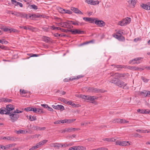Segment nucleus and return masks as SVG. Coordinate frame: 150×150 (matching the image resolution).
Listing matches in <instances>:
<instances>
[{
	"mask_svg": "<svg viewBox=\"0 0 150 150\" xmlns=\"http://www.w3.org/2000/svg\"><path fill=\"white\" fill-rule=\"evenodd\" d=\"M56 93H59L60 94H61L62 95H64L66 93V92L64 91H61L59 90H58Z\"/></svg>",
	"mask_w": 150,
	"mask_h": 150,
	"instance_id": "nucleus-42",
	"label": "nucleus"
},
{
	"mask_svg": "<svg viewBox=\"0 0 150 150\" xmlns=\"http://www.w3.org/2000/svg\"><path fill=\"white\" fill-rule=\"evenodd\" d=\"M43 113V112L42 111V110L41 108L39 109L37 108L36 112L35 113Z\"/></svg>",
	"mask_w": 150,
	"mask_h": 150,
	"instance_id": "nucleus-37",
	"label": "nucleus"
},
{
	"mask_svg": "<svg viewBox=\"0 0 150 150\" xmlns=\"http://www.w3.org/2000/svg\"><path fill=\"white\" fill-rule=\"evenodd\" d=\"M55 18L57 20V21H59V22H60V23H58V25L59 26H60L61 27H62L61 26V25H60V23H64V22H63V20L61 18H58L57 17H55Z\"/></svg>",
	"mask_w": 150,
	"mask_h": 150,
	"instance_id": "nucleus-31",
	"label": "nucleus"
},
{
	"mask_svg": "<svg viewBox=\"0 0 150 150\" xmlns=\"http://www.w3.org/2000/svg\"><path fill=\"white\" fill-rule=\"evenodd\" d=\"M7 140L13 141L14 140V138L12 137H7Z\"/></svg>",
	"mask_w": 150,
	"mask_h": 150,
	"instance_id": "nucleus-49",
	"label": "nucleus"
},
{
	"mask_svg": "<svg viewBox=\"0 0 150 150\" xmlns=\"http://www.w3.org/2000/svg\"><path fill=\"white\" fill-rule=\"evenodd\" d=\"M30 6L34 10H36L38 9L37 6L34 4L31 5Z\"/></svg>",
	"mask_w": 150,
	"mask_h": 150,
	"instance_id": "nucleus-48",
	"label": "nucleus"
},
{
	"mask_svg": "<svg viewBox=\"0 0 150 150\" xmlns=\"http://www.w3.org/2000/svg\"><path fill=\"white\" fill-rule=\"evenodd\" d=\"M147 130H146L138 129L136 130V131L142 133H146Z\"/></svg>",
	"mask_w": 150,
	"mask_h": 150,
	"instance_id": "nucleus-41",
	"label": "nucleus"
},
{
	"mask_svg": "<svg viewBox=\"0 0 150 150\" xmlns=\"http://www.w3.org/2000/svg\"><path fill=\"white\" fill-rule=\"evenodd\" d=\"M141 58H136L134 59H133L132 60L129 61V63L133 62V64H138L140 63V62L139 61L141 59Z\"/></svg>",
	"mask_w": 150,
	"mask_h": 150,
	"instance_id": "nucleus-16",
	"label": "nucleus"
},
{
	"mask_svg": "<svg viewBox=\"0 0 150 150\" xmlns=\"http://www.w3.org/2000/svg\"><path fill=\"white\" fill-rule=\"evenodd\" d=\"M96 149V150H108L107 148H105L104 147H102Z\"/></svg>",
	"mask_w": 150,
	"mask_h": 150,
	"instance_id": "nucleus-51",
	"label": "nucleus"
},
{
	"mask_svg": "<svg viewBox=\"0 0 150 150\" xmlns=\"http://www.w3.org/2000/svg\"><path fill=\"white\" fill-rule=\"evenodd\" d=\"M6 108L7 109V111L8 112V114L9 115L10 114L9 113H13L12 112H10L14 109V107L13 105H9L6 106Z\"/></svg>",
	"mask_w": 150,
	"mask_h": 150,
	"instance_id": "nucleus-12",
	"label": "nucleus"
},
{
	"mask_svg": "<svg viewBox=\"0 0 150 150\" xmlns=\"http://www.w3.org/2000/svg\"><path fill=\"white\" fill-rule=\"evenodd\" d=\"M93 42V41L92 40L86 42H83V43L81 44L80 45V46H82V45H86V44H88L89 43H90L91 42Z\"/></svg>",
	"mask_w": 150,
	"mask_h": 150,
	"instance_id": "nucleus-40",
	"label": "nucleus"
},
{
	"mask_svg": "<svg viewBox=\"0 0 150 150\" xmlns=\"http://www.w3.org/2000/svg\"><path fill=\"white\" fill-rule=\"evenodd\" d=\"M53 30L55 29H52ZM59 30L62 32L66 33L67 34H65L64 33L60 34V37H67L69 35L67 34H72L76 35L77 34H83L85 33L83 31H81L75 29V30H72V29H59Z\"/></svg>",
	"mask_w": 150,
	"mask_h": 150,
	"instance_id": "nucleus-1",
	"label": "nucleus"
},
{
	"mask_svg": "<svg viewBox=\"0 0 150 150\" xmlns=\"http://www.w3.org/2000/svg\"><path fill=\"white\" fill-rule=\"evenodd\" d=\"M116 31H117V33L118 34V35H122V33H123V32L121 31H120L117 30H116Z\"/></svg>",
	"mask_w": 150,
	"mask_h": 150,
	"instance_id": "nucleus-54",
	"label": "nucleus"
},
{
	"mask_svg": "<svg viewBox=\"0 0 150 150\" xmlns=\"http://www.w3.org/2000/svg\"><path fill=\"white\" fill-rule=\"evenodd\" d=\"M144 110H141L140 109H138L137 110V111L138 112H140L141 113L144 114Z\"/></svg>",
	"mask_w": 150,
	"mask_h": 150,
	"instance_id": "nucleus-57",
	"label": "nucleus"
},
{
	"mask_svg": "<svg viewBox=\"0 0 150 150\" xmlns=\"http://www.w3.org/2000/svg\"><path fill=\"white\" fill-rule=\"evenodd\" d=\"M40 17L39 15H36L35 14H33L30 15L29 16L30 18L32 17L33 19H35L37 18H38Z\"/></svg>",
	"mask_w": 150,
	"mask_h": 150,
	"instance_id": "nucleus-33",
	"label": "nucleus"
},
{
	"mask_svg": "<svg viewBox=\"0 0 150 150\" xmlns=\"http://www.w3.org/2000/svg\"><path fill=\"white\" fill-rule=\"evenodd\" d=\"M115 144L119 145L122 146H125L129 145H130V143H129V142L128 141H117L115 142Z\"/></svg>",
	"mask_w": 150,
	"mask_h": 150,
	"instance_id": "nucleus-8",
	"label": "nucleus"
},
{
	"mask_svg": "<svg viewBox=\"0 0 150 150\" xmlns=\"http://www.w3.org/2000/svg\"><path fill=\"white\" fill-rule=\"evenodd\" d=\"M47 141H48L47 140H44L43 141H41L40 142L41 143L42 145H43L44 144L46 143V142H47Z\"/></svg>",
	"mask_w": 150,
	"mask_h": 150,
	"instance_id": "nucleus-55",
	"label": "nucleus"
},
{
	"mask_svg": "<svg viewBox=\"0 0 150 150\" xmlns=\"http://www.w3.org/2000/svg\"><path fill=\"white\" fill-rule=\"evenodd\" d=\"M141 79L145 83H147L149 80V79H146L143 76L141 77Z\"/></svg>",
	"mask_w": 150,
	"mask_h": 150,
	"instance_id": "nucleus-44",
	"label": "nucleus"
},
{
	"mask_svg": "<svg viewBox=\"0 0 150 150\" xmlns=\"http://www.w3.org/2000/svg\"><path fill=\"white\" fill-rule=\"evenodd\" d=\"M8 112L6 108L2 107L0 109V114H1L8 115Z\"/></svg>",
	"mask_w": 150,
	"mask_h": 150,
	"instance_id": "nucleus-17",
	"label": "nucleus"
},
{
	"mask_svg": "<svg viewBox=\"0 0 150 150\" xmlns=\"http://www.w3.org/2000/svg\"><path fill=\"white\" fill-rule=\"evenodd\" d=\"M4 32H7L8 33H18L19 31L16 29H3Z\"/></svg>",
	"mask_w": 150,
	"mask_h": 150,
	"instance_id": "nucleus-13",
	"label": "nucleus"
},
{
	"mask_svg": "<svg viewBox=\"0 0 150 150\" xmlns=\"http://www.w3.org/2000/svg\"><path fill=\"white\" fill-rule=\"evenodd\" d=\"M129 68L132 70H142L143 69L141 68H138V67H133V66H129Z\"/></svg>",
	"mask_w": 150,
	"mask_h": 150,
	"instance_id": "nucleus-25",
	"label": "nucleus"
},
{
	"mask_svg": "<svg viewBox=\"0 0 150 150\" xmlns=\"http://www.w3.org/2000/svg\"><path fill=\"white\" fill-rule=\"evenodd\" d=\"M112 36L115 38L117 39L120 41H125V38L122 35L113 34L112 35Z\"/></svg>",
	"mask_w": 150,
	"mask_h": 150,
	"instance_id": "nucleus-10",
	"label": "nucleus"
},
{
	"mask_svg": "<svg viewBox=\"0 0 150 150\" xmlns=\"http://www.w3.org/2000/svg\"><path fill=\"white\" fill-rule=\"evenodd\" d=\"M66 104L70 105L73 107H76L75 104L71 101H67Z\"/></svg>",
	"mask_w": 150,
	"mask_h": 150,
	"instance_id": "nucleus-30",
	"label": "nucleus"
},
{
	"mask_svg": "<svg viewBox=\"0 0 150 150\" xmlns=\"http://www.w3.org/2000/svg\"><path fill=\"white\" fill-rule=\"evenodd\" d=\"M52 107L55 109L60 110L61 111H63L64 110V107L62 105H52Z\"/></svg>",
	"mask_w": 150,
	"mask_h": 150,
	"instance_id": "nucleus-14",
	"label": "nucleus"
},
{
	"mask_svg": "<svg viewBox=\"0 0 150 150\" xmlns=\"http://www.w3.org/2000/svg\"><path fill=\"white\" fill-rule=\"evenodd\" d=\"M54 124H60V120H58L57 121H55L54 122Z\"/></svg>",
	"mask_w": 150,
	"mask_h": 150,
	"instance_id": "nucleus-63",
	"label": "nucleus"
},
{
	"mask_svg": "<svg viewBox=\"0 0 150 150\" xmlns=\"http://www.w3.org/2000/svg\"><path fill=\"white\" fill-rule=\"evenodd\" d=\"M77 150H86V148L82 146H76Z\"/></svg>",
	"mask_w": 150,
	"mask_h": 150,
	"instance_id": "nucleus-32",
	"label": "nucleus"
},
{
	"mask_svg": "<svg viewBox=\"0 0 150 150\" xmlns=\"http://www.w3.org/2000/svg\"><path fill=\"white\" fill-rule=\"evenodd\" d=\"M88 91L89 92L94 93H103L104 92L102 89L94 88L93 87H89L88 88Z\"/></svg>",
	"mask_w": 150,
	"mask_h": 150,
	"instance_id": "nucleus-6",
	"label": "nucleus"
},
{
	"mask_svg": "<svg viewBox=\"0 0 150 150\" xmlns=\"http://www.w3.org/2000/svg\"><path fill=\"white\" fill-rule=\"evenodd\" d=\"M32 55H31L30 57H37L39 56V55L38 54H32Z\"/></svg>",
	"mask_w": 150,
	"mask_h": 150,
	"instance_id": "nucleus-61",
	"label": "nucleus"
},
{
	"mask_svg": "<svg viewBox=\"0 0 150 150\" xmlns=\"http://www.w3.org/2000/svg\"><path fill=\"white\" fill-rule=\"evenodd\" d=\"M115 75V77L116 78H121V77H124L125 76V74H121L119 73H115L114 74Z\"/></svg>",
	"mask_w": 150,
	"mask_h": 150,
	"instance_id": "nucleus-20",
	"label": "nucleus"
},
{
	"mask_svg": "<svg viewBox=\"0 0 150 150\" xmlns=\"http://www.w3.org/2000/svg\"><path fill=\"white\" fill-rule=\"evenodd\" d=\"M103 140L104 141H107V142H115L116 140V139L115 138H106L105 139H103Z\"/></svg>",
	"mask_w": 150,
	"mask_h": 150,
	"instance_id": "nucleus-21",
	"label": "nucleus"
},
{
	"mask_svg": "<svg viewBox=\"0 0 150 150\" xmlns=\"http://www.w3.org/2000/svg\"><path fill=\"white\" fill-rule=\"evenodd\" d=\"M137 1V0H129L128 2L130 4L132 5L133 7H134L136 4Z\"/></svg>",
	"mask_w": 150,
	"mask_h": 150,
	"instance_id": "nucleus-24",
	"label": "nucleus"
},
{
	"mask_svg": "<svg viewBox=\"0 0 150 150\" xmlns=\"http://www.w3.org/2000/svg\"><path fill=\"white\" fill-rule=\"evenodd\" d=\"M85 1L88 4H91V1H92V0H86Z\"/></svg>",
	"mask_w": 150,
	"mask_h": 150,
	"instance_id": "nucleus-60",
	"label": "nucleus"
},
{
	"mask_svg": "<svg viewBox=\"0 0 150 150\" xmlns=\"http://www.w3.org/2000/svg\"><path fill=\"white\" fill-rule=\"evenodd\" d=\"M83 19L86 22H88L92 23H94L96 18H92L84 17Z\"/></svg>",
	"mask_w": 150,
	"mask_h": 150,
	"instance_id": "nucleus-11",
	"label": "nucleus"
},
{
	"mask_svg": "<svg viewBox=\"0 0 150 150\" xmlns=\"http://www.w3.org/2000/svg\"><path fill=\"white\" fill-rule=\"evenodd\" d=\"M20 92V93L22 94H25L27 93L26 91L24 89H21Z\"/></svg>",
	"mask_w": 150,
	"mask_h": 150,
	"instance_id": "nucleus-45",
	"label": "nucleus"
},
{
	"mask_svg": "<svg viewBox=\"0 0 150 150\" xmlns=\"http://www.w3.org/2000/svg\"><path fill=\"white\" fill-rule=\"evenodd\" d=\"M141 7L143 9L146 10H150V5L143 4L140 5Z\"/></svg>",
	"mask_w": 150,
	"mask_h": 150,
	"instance_id": "nucleus-18",
	"label": "nucleus"
},
{
	"mask_svg": "<svg viewBox=\"0 0 150 150\" xmlns=\"http://www.w3.org/2000/svg\"><path fill=\"white\" fill-rule=\"evenodd\" d=\"M50 145L51 146L54 147H57L59 148L61 146V144L57 143H51Z\"/></svg>",
	"mask_w": 150,
	"mask_h": 150,
	"instance_id": "nucleus-23",
	"label": "nucleus"
},
{
	"mask_svg": "<svg viewBox=\"0 0 150 150\" xmlns=\"http://www.w3.org/2000/svg\"><path fill=\"white\" fill-rule=\"evenodd\" d=\"M131 20V19L130 18L127 17L123 19L122 21H119L118 24L121 26L125 25L129 23Z\"/></svg>",
	"mask_w": 150,
	"mask_h": 150,
	"instance_id": "nucleus-4",
	"label": "nucleus"
},
{
	"mask_svg": "<svg viewBox=\"0 0 150 150\" xmlns=\"http://www.w3.org/2000/svg\"><path fill=\"white\" fill-rule=\"evenodd\" d=\"M141 93L143 94L144 96L146 97H150V91H145L144 92H142Z\"/></svg>",
	"mask_w": 150,
	"mask_h": 150,
	"instance_id": "nucleus-22",
	"label": "nucleus"
},
{
	"mask_svg": "<svg viewBox=\"0 0 150 150\" xmlns=\"http://www.w3.org/2000/svg\"><path fill=\"white\" fill-rule=\"evenodd\" d=\"M4 102H10L12 101V100L11 99H9L8 98H4Z\"/></svg>",
	"mask_w": 150,
	"mask_h": 150,
	"instance_id": "nucleus-43",
	"label": "nucleus"
},
{
	"mask_svg": "<svg viewBox=\"0 0 150 150\" xmlns=\"http://www.w3.org/2000/svg\"><path fill=\"white\" fill-rule=\"evenodd\" d=\"M135 135H136V137H138L139 138H142V136L138 134L137 133H135Z\"/></svg>",
	"mask_w": 150,
	"mask_h": 150,
	"instance_id": "nucleus-62",
	"label": "nucleus"
},
{
	"mask_svg": "<svg viewBox=\"0 0 150 150\" xmlns=\"http://www.w3.org/2000/svg\"><path fill=\"white\" fill-rule=\"evenodd\" d=\"M60 25L62 27L67 28H71L73 27L72 24L79 26L81 25L82 23L78 21H68L65 23H60Z\"/></svg>",
	"mask_w": 150,
	"mask_h": 150,
	"instance_id": "nucleus-2",
	"label": "nucleus"
},
{
	"mask_svg": "<svg viewBox=\"0 0 150 150\" xmlns=\"http://www.w3.org/2000/svg\"><path fill=\"white\" fill-rule=\"evenodd\" d=\"M72 11H70V10H65V11H64V13H68L69 14H71L72 13Z\"/></svg>",
	"mask_w": 150,
	"mask_h": 150,
	"instance_id": "nucleus-47",
	"label": "nucleus"
},
{
	"mask_svg": "<svg viewBox=\"0 0 150 150\" xmlns=\"http://www.w3.org/2000/svg\"><path fill=\"white\" fill-rule=\"evenodd\" d=\"M83 76H84L82 75H79L77 76L76 78H69V80H70L71 81H73L74 80L78 79L81 78H82V77H83Z\"/></svg>",
	"mask_w": 150,
	"mask_h": 150,
	"instance_id": "nucleus-26",
	"label": "nucleus"
},
{
	"mask_svg": "<svg viewBox=\"0 0 150 150\" xmlns=\"http://www.w3.org/2000/svg\"><path fill=\"white\" fill-rule=\"evenodd\" d=\"M57 9L59 12L62 13H64V11H65V9L61 7H58Z\"/></svg>",
	"mask_w": 150,
	"mask_h": 150,
	"instance_id": "nucleus-34",
	"label": "nucleus"
},
{
	"mask_svg": "<svg viewBox=\"0 0 150 150\" xmlns=\"http://www.w3.org/2000/svg\"><path fill=\"white\" fill-rule=\"evenodd\" d=\"M38 148V146H37L36 145L35 146H32L31 148H30L29 150H33L34 149H37Z\"/></svg>",
	"mask_w": 150,
	"mask_h": 150,
	"instance_id": "nucleus-50",
	"label": "nucleus"
},
{
	"mask_svg": "<svg viewBox=\"0 0 150 150\" xmlns=\"http://www.w3.org/2000/svg\"><path fill=\"white\" fill-rule=\"evenodd\" d=\"M58 100L59 101H60L61 102H63L65 104H66L67 101L65 99L63 98H59L58 99Z\"/></svg>",
	"mask_w": 150,
	"mask_h": 150,
	"instance_id": "nucleus-38",
	"label": "nucleus"
},
{
	"mask_svg": "<svg viewBox=\"0 0 150 150\" xmlns=\"http://www.w3.org/2000/svg\"><path fill=\"white\" fill-rule=\"evenodd\" d=\"M99 3V1H93L92 0V1H91V4L95 5L98 4Z\"/></svg>",
	"mask_w": 150,
	"mask_h": 150,
	"instance_id": "nucleus-35",
	"label": "nucleus"
},
{
	"mask_svg": "<svg viewBox=\"0 0 150 150\" xmlns=\"http://www.w3.org/2000/svg\"><path fill=\"white\" fill-rule=\"evenodd\" d=\"M29 119L31 121H35L36 120V118L34 116H32V117L31 115H30L29 116Z\"/></svg>",
	"mask_w": 150,
	"mask_h": 150,
	"instance_id": "nucleus-36",
	"label": "nucleus"
},
{
	"mask_svg": "<svg viewBox=\"0 0 150 150\" xmlns=\"http://www.w3.org/2000/svg\"><path fill=\"white\" fill-rule=\"evenodd\" d=\"M10 114L9 115L10 116L11 121L13 122H14L16 121L19 117V115L16 114L15 113H13V112L12 113Z\"/></svg>",
	"mask_w": 150,
	"mask_h": 150,
	"instance_id": "nucleus-7",
	"label": "nucleus"
},
{
	"mask_svg": "<svg viewBox=\"0 0 150 150\" xmlns=\"http://www.w3.org/2000/svg\"><path fill=\"white\" fill-rule=\"evenodd\" d=\"M71 9L72 11L76 13L83 14V13L77 8L72 7L71 8Z\"/></svg>",
	"mask_w": 150,
	"mask_h": 150,
	"instance_id": "nucleus-15",
	"label": "nucleus"
},
{
	"mask_svg": "<svg viewBox=\"0 0 150 150\" xmlns=\"http://www.w3.org/2000/svg\"><path fill=\"white\" fill-rule=\"evenodd\" d=\"M112 122L114 123H123V119H116L113 120Z\"/></svg>",
	"mask_w": 150,
	"mask_h": 150,
	"instance_id": "nucleus-19",
	"label": "nucleus"
},
{
	"mask_svg": "<svg viewBox=\"0 0 150 150\" xmlns=\"http://www.w3.org/2000/svg\"><path fill=\"white\" fill-rule=\"evenodd\" d=\"M94 23L96 24L98 27H100L104 26L105 25V22L103 21L98 20L97 18H96Z\"/></svg>",
	"mask_w": 150,
	"mask_h": 150,
	"instance_id": "nucleus-9",
	"label": "nucleus"
},
{
	"mask_svg": "<svg viewBox=\"0 0 150 150\" xmlns=\"http://www.w3.org/2000/svg\"><path fill=\"white\" fill-rule=\"evenodd\" d=\"M22 112V111L19 110L18 109H16V110H15L13 112V113H20Z\"/></svg>",
	"mask_w": 150,
	"mask_h": 150,
	"instance_id": "nucleus-53",
	"label": "nucleus"
},
{
	"mask_svg": "<svg viewBox=\"0 0 150 150\" xmlns=\"http://www.w3.org/2000/svg\"><path fill=\"white\" fill-rule=\"evenodd\" d=\"M66 132H71V128H66L64 129L62 131L61 133H64Z\"/></svg>",
	"mask_w": 150,
	"mask_h": 150,
	"instance_id": "nucleus-27",
	"label": "nucleus"
},
{
	"mask_svg": "<svg viewBox=\"0 0 150 150\" xmlns=\"http://www.w3.org/2000/svg\"><path fill=\"white\" fill-rule=\"evenodd\" d=\"M32 108L30 107H27L24 109V110L27 112L32 111Z\"/></svg>",
	"mask_w": 150,
	"mask_h": 150,
	"instance_id": "nucleus-46",
	"label": "nucleus"
},
{
	"mask_svg": "<svg viewBox=\"0 0 150 150\" xmlns=\"http://www.w3.org/2000/svg\"><path fill=\"white\" fill-rule=\"evenodd\" d=\"M144 113L145 114L150 115V110L148 109H144Z\"/></svg>",
	"mask_w": 150,
	"mask_h": 150,
	"instance_id": "nucleus-39",
	"label": "nucleus"
},
{
	"mask_svg": "<svg viewBox=\"0 0 150 150\" xmlns=\"http://www.w3.org/2000/svg\"><path fill=\"white\" fill-rule=\"evenodd\" d=\"M69 150H77L76 146L70 147L69 149Z\"/></svg>",
	"mask_w": 150,
	"mask_h": 150,
	"instance_id": "nucleus-52",
	"label": "nucleus"
},
{
	"mask_svg": "<svg viewBox=\"0 0 150 150\" xmlns=\"http://www.w3.org/2000/svg\"><path fill=\"white\" fill-rule=\"evenodd\" d=\"M109 81L120 88H124L127 85V83H125L122 80L117 78L112 79Z\"/></svg>",
	"mask_w": 150,
	"mask_h": 150,
	"instance_id": "nucleus-3",
	"label": "nucleus"
},
{
	"mask_svg": "<svg viewBox=\"0 0 150 150\" xmlns=\"http://www.w3.org/2000/svg\"><path fill=\"white\" fill-rule=\"evenodd\" d=\"M11 146V144L6 145V146H5L6 149L9 148Z\"/></svg>",
	"mask_w": 150,
	"mask_h": 150,
	"instance_id": "nucleus-64",
	"label": "nucleus"
},
{
	"mask_svg": "<svg viewBox=\"0 0 150 150\" xmlns=\"http://www.w3.org/2000/svg\"><path fill=\"white\" fill-rule=\"evenodd\" d=\"M54 36L57 37V38H59L60 37V34H59L58 33H56L54 34Z\"/></svg>",
	"mask_w": 150,
	"mask_h": 150,
	"instance_id": "nucleus-58",
	"label": "nucleus"
},
{
	"mask_svg": "<svg viewBox=\"0 0 150 150\" xmlns=\"http://www.w3.org/2000/svg\"><path fill=\"white\" fill-rule=\"evenodd\" d=\"M42 39L46 42H48L50 40V38L46 36H43L42 37Z\"/></svg>",
	"mask_w": 150,
	"mask_h": 150,
	"instance_id": "nucleus-28",
	"label": "nucleus"
},
{
	"mask_svg": "<svg viewBox=\"0 0 150 150\" xmlns=\"http://www.w3.org/2000/svg\"><path fill=\"white\" fill-rule=\"evenodd\" d=\"M41 106L43 107L44 108H47L48 107V105L46 104H43L41 105Z\"/></svg>",
	"mask_w": 150,
	"mask_h": 150,
	"instance_id": "nucleus-59",
	"label": "nucleus"
},
{
	"mask_svg": "<svg viewBox=\"0 0 150 150\" xmlns=\"http://www.w3.org/2000/svg\"><path fill=\"white\" fill-rule=\"evenodd\" d=\"M80 98L85 99L90 101H93L95 100H96L98 97L95 96H86L81 94Z\"/></svg>",
	"mask_w": 150,
	"mask_h": 150,
	"instance_id": "nucleus-5",
	"label": "nucleus"
},
{
	"mask_svg": "<svg viewBox=\"0 0 150 150\" xmlns=\"http://www.w3.org/2000/svg\"><path fill=\"white\" fill-rule=\"evenodd\" d=\"M112 66H114L115 67H116L117 68H126V66L124 65H112Z\"/></svg>",
	"mask_w": 150,
	"mask_h": 150,
	"instance_id": "nucleus-29",
	"label": "nucleus"
},
{
	"mask_svg": "<svg viewBox=\"0 0 150 150\" xmlns=\"http://www.w3.org/2000/svg\"><path fill=\"white\" fill-rule=\"evenodd\" d=\"M61 146L60 147H65L67 146H68V145L67 144H61Z\"/></svg>",
	"mask_w": 150,
	"mask_h": 150,
	"instance_id": "nucleus-56",
	"label": "nucleus"
}]
</instances>
